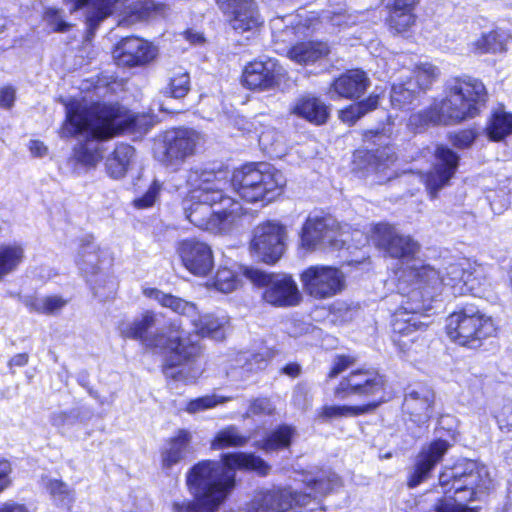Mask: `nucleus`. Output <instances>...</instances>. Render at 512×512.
<instances>
[{
  "label": "nucleus",
  "mask_w": 512,
  "mask_h": 512,
  "mask_svg": "<svg viewBox=\"0 0 512 512\" xmlns=\"http://www.w3.org/2000/svg\"><path fill=\"white\" fill-rule=\"evenodd\" d=\"M192 191L183 202L186 218L196 227L211 233L230 230L242 215V205L225 190L230 185L247 202H271L282 191L286 179L267 163L247 164L233 172L208 170L197 166L187 171Z\"/></svg>",
  "instance_id": "f257e3e1"
},
{
  "label": "nucleus",
  "mask_w": 512,
  "mask_h": 512,
  "mask_svg": "<svg viewBox=\"0 0 512 512\" xmlns=\"http://www.w3.org/2000/svg\"><path fill=\"white\" fill-rule=\"evenodd\" d=\"M236 469L265 475L269 467L260 457L241 452L223 454L220 461H201L189 470L186 477L195 501H175L173 512H214L234 488Z\"/></svg>",
  "instance_id": "f03ea898"
},
{
  "label": "nucleus",
  "mask_w": 512,
  "mask_h": 512,
  "mask_svg": "<svg viewBox=\"0 0 512 512\" xmlns=\"http://www.w3.org/2000/svg\"><path fill=\"white\" fill-rule=\"evenodd\" d=\"M133 117L116 104H92L73 100L66 104V120L59 134L61 138L84 135L88 141L75 149L79 161L94 164L101 157L96 140L112 138L133 124Z\"/></svg>",
  "instance_id": "7ed1b4c3"
},
{
  "label": "nucleus",
  "mask_w": 512,
  "mask_h": 512,
  "mask_svg": "<svg viewBox=\"0 0 512 512\" xmlns=\"http://www.w3.org/2000/svg\"><path fill=\"white\" fill-rule=\"evenodd\" d=\"M415 285L413 297L418 296L433 300L444 289L450 290L454 296L467 294L476 295L483 282V268L467 258L448 263L443 270L429 264L407 268L400 278V289L405 291V284Z\"/></svg>",
  "instance_id": "20e7f679"
},
{
  "label": "nucleus",
  "mask_w": 512,
  "mask_h": 512,
  "mask_svg": "<svg viewBox=\"0 0 512 512\" xmlns=\"http://www.w3.org/2000/svg\"><path fill=\"white\" fill-rule=\"evenodd\" d=\"M444 93L443 99L435 100L429 108L411 115L409 126L419 129L430 124H458L476 117L486 101L484 84L469 76L449 79Z\"/></svg>",
  "instance_id": "39448f33"
},
{
  "label": "nucleus",
  "mask_w": 512,
  "mask_h": 512,
  "mask_svg": "<svg viewBox=\"0 0 512 512\" xmlns=\"http://www.w3.org/2000/svg\"><path fill=\"white\" fill-rule=\"evenodd\" d=\"M155 323V315L150 311H146L141 318L120 322L118 329L124 338L140 340L148 348L169 351L170 356L163 367L166 377L182 380L187 383L193 382L200 374V369L193 368V374L187 376L185 366L192 362L199 354V346L178 330H175L176 335H173V332H171L169 336H166L164 333L148 334V330Z\"/></svg>",
  "instance_id": "423d86ee"
},
{
  "label": "nucleus",
  "mask_w": 512,
  "mask_h": 512,
  "mask_svg": "<svg viewBox=\"0 0 512 512\" xmlns=\"http://www.w3.org/2000/svg\"><path fill=\"white\" fill-rule=\"evenodd\" d=\"M439 485L444 495L436 500L434 512H479L469 503L479 500L492 487V479L484 464L466 459L445 468Z\"/></svg>",
  "instance_id": "0eeeda50"
},
{
  "label": "nucleus",
  "mask_w": 512,
  "mask_h": 512,
  "mask_svg": "<svg viewBox=\"0 0 512 512\" xmlns=\"http://www.w3.org/2000/svg\"><path fill=\"white\" fill-rule=\"evenodd\" d=\"M386 381L374 369H357L343 377L334 389V396L339 400L352 397L371 399L362 406L325 405L318 410L317 418L323 422L332 419L351 417L374 410L387 399Z\"/></svg>",
  "instance_id": "6e6552de"
},
{
  "label": "nucleus",
  "mask_w": 512,
  "mask_h": 512,
  "mask_svg": "<svg viewBox=\"0 0 512 512\" xmlns=\"http://www.w3.org/2000/svg\"><path fill=\"white\" fill-rule=\"evenodd\" d=\"M70 12L77 11L88 6L86 13L87 35L90 40L99 24L116 11L124 13L119 24H131L150 17L164 16L167 6L152 0L135 1L126 5V0H64Z\"/></svg>",
  "instance_id": "1a4fd4ad"
},
{
  "label": "nucleus",
  "mask_w": 512,
  "mask_h": 512,
  "mask_svg": "<svg viewBox=\"0 0 512 512\" xmlns=\"http://www.w3.org/2000/svg\"><path fill=\"white\" fill-rule=\"evenodd\" d=\"M405 291L400 289V278L398 279V290L406 294L408 300L395 311L392 317L393 342L402 350L409 351L412 344L420 339V334L424 331L428 323L425 321L428 316L422 312L427 309V298L418 296L413 297L415 285L408 283L404 285Z\"/></svg>",
  "instance_id": "9d476101"
},
{
  "label": "nucleus",
  "mask_w": 512,
  "mask_h": 512,
  "mask_svg": "<svg viewBox=\"0 0 512 512\" xmlns=\"http://www.w3.org/2000/svg\"><path fill=\"white\" fill-rule=\"evenodd\" d=\"M446 331L455 343L468 348H478L482 342L496 335L494 320L473 308H464L447 318Z\"/></svg>",
  "instance_id": "9b49d317"
},
{
  "label": "nucleus",
  "mask_w": 512,
  "mask_h": 512,
  "mask_svg": "<svg viewBox=\"0 0 512 512\" xmlns=\"http://www.w3.org/2000/svg\"><path fill=\"white\" fill-rule=\"evenodd\" d=\"M348 243L343 227L331 217H308L300 233V248L312 252L318 249H340Z\"/></svg>",
  "instance_id": "f8f14e48"
},
{
  "label": "nucleus",
  "mask_w": 512,
  "mask_h": 512,
  "mask_svg": "<svg viewBox=\"0 0 512 512\" xmlns=\"http://www.w3.org/2000/svg\"><path fill=\"white\" fill-rule=\"evenodd\" d=\"M203 142L202 135L193 129L180 128L168 131L155 149V157L168 169L177 171L184 162L195 154Z\"/></svg>",
  "instance_id": "ddd939ff"
},
{
  "label": "nucleus",
  "mask_w": 512,
  "mask_h": 512,
  "mask_svg": "<svg viewBox=\"0 0 512 512\" xmlns=\"http://www.w3.org/2000/svg\"><path fill=\"white\" fill-rule=\"evenodd\" d=\"M245 275L253 284L264 289V301L273 306H295L301 300L297 284L289 275L266 273L253 268L247 269Z\"/></svg>",
  "instance_id": "4468645a"
},
{
  "label": "nucleus",
  "mask_w": 512,
  "mask_h": 512,
  "mask_svg": "<svg viewBox=\"0 0 512 512\" xmlns=\"http://www.w3.org/2000/svg\"><path fill=\"white\" fill-rule=\"evenodd\" d=\"M303 291L314 299L322 300L341 293L346 284L344 273L337 267L312 265L300 275Z\"/></svg>",
  "instance_id": "2eb2a0df"
},
{
  "label": "nucleus",
  "mask_w": 512,
  "mask_h": 512,
  "mask_svg": "<svg viewBox=\"0 0 512 512\" xmlns=\"http://www.w3.org/2000/svg\"><path fill=\"white\" fill-rule=\"evenodd\" d=\"M371 240L379 248L385 250L391 257L399 258L407 261L406 267L401 271L403 272L413 266L422 265L420 261L414 260V256L419 252L420 245L408 235H401L388 224H377L371 230Z\"/></svg>",
  "instance_id": "dca6fc26"
},
{
  "label": "nucleus",
  "mask_w": 512,
  "mask_h": 512,
  "mask_svg": "<svg viewBox=\"0 0 512 512\" xmlns=\"http://www.w3.org/2000/svg\"><path fill=\"white\" fill-rule=\"evenodd\" d=\"M286 227L278 221H266L254 228L251 249L267 264L277 262L285 251Z\"/></svg>",
  "instance_id": "f3484780"
},
{
  "label": "nucleus",
  "mask_w": 512,
  "mask_h": 512,
  "mask_svg": "<svg viewBox=\"0 0 512 512\" xmlns=\"http://www.w3.org/2000/svg\"><path fill=\"white\" fill-rule=\"evenodd\" d=\"M103 252L90 241L82 243L76 257V264L92 286L95 295L106 296L100 291L101 287L107 288L108 293L115 289L114 279L103 272L101 265Z\"/></svg>",
  "instance_id": "a211bd4d"
},
{
  "label": "nucleus",
  "mask_w": 512,
  "mask_h": 512,
  "mask_svg": "<svg viewBox=\"0 0 512 512\" xmlns=\"http://www.w3.org/2000/svg\"><path fill=\"white\" fill-rule=\"evenodd\" d=\"M176 253L185 269L197 277L207 276L214 267V254L204 241L188 238L178 242Z\"/></svg>",
  "instance_id": "6ab92c4d"
},
{
  "label": "nucleus",
  "mask_w": 512,
  "mask_h": 512,
  "mask_svg": "<svg viewBox=\"0 0 512 512\" xmlns=\"http://www.w3.org/2000/svg\"><path fill=\"white\" fill-rule=\"evenodd\" d=\"M229 25L238 33L256 30L263 20L255 0H216Z\"/></svg>",
  "instance_id": "aec40b11"
},
{
  "label": "nucleus",
  "mask_w": 512,
  "mask_h": 512,
  "mask_svg": "<svg viewBox=\"0 0 512 512\" xmlns=\"http://www.w3.org/2000/svg\"><path fill=\"white\" fill-rule=\"evenodd\" d=\"M436 164L425 175H420L431 199H435L438 192L444 188L453 177L458 166V155L451 149L440 146L437 148Z\"/></svg>",
  "instance_id": "412c9836"
},
{
  "label": "nucleus",
  "mask_w": 512,
  "mask_h": 512,
  "mask_svg": "<svg viewBox=\"0 0 512 512\" xmlns=\"http://www.w3.org/2000/svg\"><path fill=\"white\" fill-rule=\"evenodd\" d=\"M284 70L271 58L265 61H253L243 71V84L251 90H270L280 85Z\"/></svg>",
  "instance_id": "4be33fe9"
},
{
  "label": "nucleus",
  "mask_w": 512,
  "mask_h": 512,
  "mask_svg": "<svg viewBox=\"0 0 512 512\" xmlns=\"http://www.w3.org/2000/svg\"><path fill=\"white\" fill-rule=\"evenodd\" d=\"M157 49L151 43L138 38L126 37L113 50V58L119 66L134 67L152 61Z\"/></svg>",
  "instance_id": "5701e85b"
},
{
  "label": "nucleus",
  "mask_w": 512,
  "mask_h": 512,
  "mask_svg": "<svg viewBox=\"0 0 512 512\" xmlns=\"http://www.w3.org/2000/svg\"><path fill=\"white\" fill-rule=\"evenodd\" d=\"M293 503H299L294 489L274 488L257 496L247 512H291Z\"/></svg>",
  "instance_id": "b1692460"
},
{
  "label": "nucleus",
  "mask_w": 512,
  "mask_h": 512,
  "mask_svg": "<svg viewBox=\"0 0 512 512\" xmlns=\"http://www.w3.org/2000/svg\"><path fill=\"white\" fill-rule=\"evenodd\" d=\"M449 447L450 444L446 440L438 439L423 448L408 479V486L414 488L426 480L430 471L442 459Z\"/></svg>",
  "instance_id": "393cba45"
},
{
  "label": "nucleus",
  "mask_w": 512,
  "mask_h": 512,
  "mask_svg": "<svg viewBox=\"0 0 512 512\" xmlns=\"http://www.w3.org/2000/svg\"><path fill=\"white\" fill-rule=\"evenodd\" d=\"M368 84L369 80L365 72L358 69L349 70L331 83L329 88L330 98L351 99L359 97L365 92Z\"/></svg>",
  "instance_id": "a878e982"
},
{
  "label": "nucleus",
  "mask_w": 512,
  "mask_h": 512,
  "mask_svg": "<svg viewBox=\"0 0 512 512\" xmlns=\"http://www.w3.org/2000/svg\"><path fill=\"white\" fill-rule=\"evenodd\" d=\"M418 0H389V16L387 24L395 34H404L415 25L416 14L414 12Z\"/></svg>",
  "instance_id": "bb28decb"
},
{
  "label": "nucleus",
  "mask_w": 512,
  "mask_h": 512,
  "mask_svg": "<svg viewBox=\"0 0 512 512\" xmlns=\"http://www.w3.org/2000/svg\"><path fill=\"white\" fill-rule=\"evenodd\" d=\"M290 113L314 125L325 124L329 118V107L318 97L305 94L290 106Z\"/></svg>",
  "instance_id": "cd10ccee"
},
{
  "label": "nucleus",
  "mask_w": 512,
  "mask_h": 512,
  "mask_svg": "<svg viewBox=\"0 0 512 512\" xmlns=\"http://www.w3.org/2000/svg\"><path fill=\"white\" fill-rule=\"evenodd\" d=\"M270 27L275 42L289 43L296 37L305 35L309 29L300 14H288L271 19Z\"/></svg>",
  "instance_id": "c85d7f7f"
},
{
  "label": "nucleus",
  "mask_w": 512,
  "mask_h": 512,
  "mask_svg": "<svg viewBox=\"0 0 512 512\" xmlns=\"http://www.w3.org/2000/svg\"><path fill=\"white\" fill-rule=\"evenodd\" d=\"M433 393L426 389L412 390L404 399L403 409L410 415L411 420L417 424L426 423L432 416Z\"/></svg>",
  "instance_id": "c756f323"
},
{
  "label": "nucleus",
  "mask_w": 512,
  "mask_h": 512,
  "mask_svg": "<svg viewBox=\"0 0 512 512\" xmlns=\"http://www.w3.org/2000/svg\"><path fill=\"white\" fill-rule=\"evenodd\" d=\"M192 435L188 430L180 429L161 451V466L165 471L171 470L184 460L191 452Z\"/></svg>",
  "instance_id": "7c9ffc66"
},
{
  "label": "nucleus",
  "mask_w": 512,
  "mask_h": 512,
  "mask_svg": "<svg viewBox=\"0 0 512 512\" xmlns=\"http://www.w3.org/2000/svg\"><path fill=\"white\" fill-rule=\"evenodd\" d=\"M191 322L197 334L209 337L216 341H222L226 335V327L229 323L227 316L215 314L198 315L191 318Z\"/></svg>",
  "instance_id": "2f4dec72"
},
{
  "label": "nucleus",
  "mask_w": 512,
  "mask_h": 512,
  "mask_svg": "<svg viewBox=\"0 0 512 512\" xmlns=\"http://www.w3.org/2000/svg\"><path fill=\"white\" fill-rule=\"evenodd\" d=\"M143 294L150 299L157 301L161 306L169 308L171 311L193 318L197 316L198 309L192 302H188L182 298L166 294L156 288H145Z\"/></svg>",
  "instance_id": "473e14b6"
},
{
  "label": "nucleus",
  "mask_w": 512,
  "mask_h": 512,
  "mask_svg": "<svg viewBox=\"0 0 512 512\" xmlns=\"http://www.w3.org/2000/svg\"><path fill=\"white\" fill-rule=\"evenodd\" d=\"M135 159V150L128 144H119L107 158L105 166L108 175L114 179L123 178Z\"/></svg>",
  "instance_id": "72a5a7b5"
},
{
  "label": "nucleus",
  "mask_w": 512,
  "mask_h": 512,
  "mask_svg": "<svg viewBox=\"0 0 512 512\" xmlns=\"http://www.w3.org/2000/svg\"><path fill=\"white\" fill-rule=\"evenodd\" d=\"M257 356L248 352L234 354L226 362V376L234 382L246 381L256 370Z\"/></svg>",
  "instance_id": "f704fd0d"
},
{
  "label": "nucleus",
  "mask_w": 512,
  "mask_h": 512,
  "mask_svg": "<svg viewBox=\"0 0 512 512\" xmlns=\"http://www.w3.org/2000/svg\"><path fill=\"white\" fill-rule=\"evenodd\" d=\"M302 481L315 495H325L341 486L340 477L331 470L307 472L303 475Z\"/></svg>",
  "instance_id": "c9c22d12"
},
{
  "label": "nucleus",
  "mask_w": 512,
  "mask_h": 512,
  "mask_svg": "<svg viewBox=\"0 0 512 512\" xmlns=\"http://www.w3.org/2000/svg\"><path fill=\"white\" fill-rule=\"evenodd\" d=\"M329 52L328 46L322 42H301L294 45L289 51L288 56L298 64L313 63Z\"/></svg>",
  "instance_id": "e433bc0d"
},
{
  "label": "nucleus",
  "mask_w": 512,
  "mask_h": 512,
  "mask_svg": "<svg viewBox=\"0 0 512 512\" xmlns=\"http://www.w3.org/2000/svg\"><path fill=\"white\" fill-rule=\"evenodd\" d=\"M488 137L493 141H501L512 134V113L503 107L495 109L486 126Z\"/></svg>",
  "instance_id": "4c0bfd02"
},
{
  "label": "nucleus",
  "mask_w": 512,
  "mask_h": 512,
  "mask_svg": "<svg viewBox=\"0 0 512 512\" xmlns=\"http://www.w3.org/2000/svg\"><path fill=\"white\" fill-rule=\"evenodd\" d=\"M24 304L31 312L53 315L66 306L67 300L58 295L27 296L24 298Z\"/></svg>",
  "instance_id": "58836bf2"
},
{
  "label": "nucleus",
  "mask_w": 512,
  "mask_h": 512,
  "mask_svg": "<svg viewBox=\"0 0 512 512\" xmlns=\"http://www.w3.org/2000/svg\"><path fill=\"white\" fill-rule=\"evenodd\" d=\"M24 248L20 244L0 246V280L10 274L23 262Z\"/></svg>",
  "instance_id": "ea45409f"
},
{
  "label": "nucleus",
  "mask_w": 512,
  "mask_h": 512,
  "mask_svg": "<svg viewBox=\"0 0 512 512\" xmlns=\"http://www.w3.org/2000/svg\"><path fill=\"white\" fill-rule=\"evenodd\" d=\"M295 433L294 427L281 425L262 441L260 447L267 452L288 448Z\"/></svg>",
  "instance_id": "a19ab883"
},
{
  "label": "nucleus",
  "mask_w": 512,
  "mask_h": 512,
  "mask_svg": "<svg viewBox=\"0 0 512 512\" xmlns=\"http://www.w3.org/2000/svg\"><path fill=\"white\" fill-rule=\"evenodd\" d=\"M239 285V275L228 267H219L215 276L207 282L208 288H214L224 294L233 292Z\"/></svg>",
  "instance_id": "79ce46f5"
},
{
  "label": "nucleus",
  "mask_w": 512,
  "mask_h": 512,
  "mask_svg": "<svg viewBox=\"0 0 512 512\" xmlns=\"http://www.w3.org/2000/svg\"><path fill=\"white\" fill-rule=\"evenodd\" d=\"M379 103L378 95H370L367 99L350 105L348 108L339 112V118L349 125L354 124L366 113L376 109Z\"/></svg>",
  "instance_id": "37998d69"
},
{
  "label": "nucleus",
  "mask_w": 512,
  "mask_h": 512,
  "mask_svg": "<svg viewBox=\"0 0 512 512\" xmlns=\"http://www.w3.org/2000/svg\"><path fill=\"white\" fill-rule=\"evenodd\" d=\"M190 86V76L188 72L184 71L182 68H178L173 71L167 86L163 88L162 92L166 96L180 99L187 95L190 91Z\"/></svg>",
  "instance_id": "c03bdc74"
},
{
  "label": "nucleus",
  "mask_w": 512,
  "mask_h": 512,
  "mask_svg": "<svg viewBox=\"0 0 512 512\" xmlns=\"http://www.w3.org/2000/svg\"><path fill=\"white\" fill-rule=\"evenodd\" d=\"M249 440L248 436L242 435L235 426H228L220 430L211 443V448L220 450L227 447L243 446Z\"/></svg>",
  "instance_id": "a18cd8bd"
},
{
  "label": "nucleus",
  "mask_w": 512,
  "mask_h": 512,
  "mask_svg": "<svg viewBox=\"0 0 512 512\" xmlns=\"http://www.w3.org/2000/svg\"><path fill=\"white\" fill-rule=\"evenodd\" d=\"M418 91L413 79H408L406 82L394 83L391 88V104L395 108H404L406 105L411 104L415 99Z\"/></svg>",
  "instance_id": "49530a36"
},
{
  "label": "nucleus",
  "mask_w": 512,
  "mask_h": 512,
  "mask_svg": "<svg viewBox=\"0 0 512 512\" xmlns=\"http://www.w3.org/2000/svg\"><path fill=\"white\" fill-rule=\"evenodd\" d=\"M47 489L58 506L67 510L72 508L75 501V493L67 484L60 480H51Z\"/></svg>",
  "instance_id": "de8ad7c7"
},
{
  "label": "nucleus",
  "mask_w": 512,
  "mask_h": 512,
  "mask_svg": "<svg viewBox=\"0 0 512 512\" xmlns=\"http://www.w3.org/2000/svg\"><path fill=\"white\" fill-rule=\"evenodd\" d=\"M413 73L415 74L416 90H426L435 79L439 76V70L436 66L431 63H421L416 65Z\"/></svg>",
  "instance_id": "09e8293b"
},
{
  "label": "nucleus",
  "mask_w": 512,
  "mask_h": 512,
  "mask_svg": "<svg viewBox=\"0 0 512 512\" xmlns=\"http://www.w3.org/2000/svg\"><path fill=\"white\" fill-rule=\"evenodd\" d=\"M232 400V397H224L216 394L205 395L193 400H190L185 410L190 414L199 413L208 409H212L219 404H223Z\"/></svg>",
  "instance_id": "8fccbe9b"
},
{
  "label": "nucleus",
  "mask_w": 512,
  "mask_h": 512,
  "mask_svg": "<svg viewBox=\"0 0 512 512\" xmlns=\"http://www.w3.org/2000/svg\"><path fill=\"white\" fill-rule=\"evenodd\" d=\"M473 47L476 52L483 53H496L504 50V43L500 35L496 31L483 34L474 43Z\"/></svg>",
  "instance_id": "3c124183"
},
{
  "label": "nucleus",
  "mask_w": 512,
  "mask_h": 512,
  "mask_svg": "<svg viewBox=\"0 0 512 512\" xmlns=\"http://www.w3.org/2000/svg\"><path fill=\"white\" fill-rule=\"evenodd\" d=\"M275 405L269 398L260 397L250 402L246 417L271 416L275 413Z\"/></svg>",
  "instance_id": "603ef678"
},
{
  "label": "nucleus",
  "mask_w": 512,
  "mask_h": 512,
  "mask_svg": "<svg viewBox=\"0 0 512 512\" xmlns=\"http://www.w3.org/2000/svg\"><path fill=\"white\" fill-rule=\"evenodd\" d=\"M162 189V184L158 180H154L148 190L141 197L133 200V205L137 209H146L152 207Z\"/></svg>",
  "instance_id": "864d4df0"
},
{
  "label": "nucleus",
  "mask_w": 512,
  "mask_h": 512,
  "mask_svg": "<svg viewBox=\"0 0 512 512\" xmlns=\"http://www.w3.org/2000/svg\"><path fill=\"white\" fill-rule=\"evenodd\" d=\"M281 136L274 130L268 129L259 135V144L269 154H277L281 145Z\"/></svg>",
  "instance_id": "5fc2aeb1"
},
{
  "label": "nucleus",
  "mask_w": 512,
  "mask_h": 512,
  "mask_svg": "<svg viewBox=\"0 0 512 512\" xmlns=\"http://www.w3.org/2000/svg\"><path fill=\"white\" fill-rule=\"evenodd\" d=\"M44 20L56 32H66L70 28V24L63 20L61 10L56 8H48Z\"/></svg>",
  "instance_id": "6e6d98bb"
},
{
  "label": "nucleus",
  "mask_w": 512,
  "mask_h": 512,
  "mask_svg": "<svg viewBox=\"0 0 512 512\" xmlns=\"http://www.w3.org/2000/svg\"><path fill=\"white\" fill-rule=\"evenodd\" d=\"M77 417L72 412H55L51 415V423L61 433H66L76 423Z\"/></svg>",
  "instance_id": "4d7b16f0"
},
{
  "label": "nucleus",
  "mask_w": 512,
  "mask_h": 512,
  "mask_svg": "<svg viewBox=\"0 0 512 512\" xmlns=\"http://www.w3.org/2000/svg\"><path fill=\"white\" fill-rule=\"evenodd\" d=\"M369 160L374 159L375 162L372 164V168L377 172H383L389 167V163H393L395 157L390 154L389 149L378 150L376 154L367 153Z\"/></svg>",
  "instance_id": "13d9d810"
},
{
  "label": "nucleus",
  "mask_w": 512,
  "mask_h": 512,
  "mask_svg": "<svg viewBox=\"0 0 512 512\" xmlns=\"http://www.w3.org/2000/svg\"><path fill=\"white\" fill-rule=\"evenodd\" d=\"M476 138V133L472 129H465L451 134L449 139L453 146L459 149H465L472 145Z\"/></svg>",
  "instance_id": "bf43d9fd"
},
{
  "label": "nucleus",
  "mask_w": 512,
  "mask_h": 512,
  "mask_svg": "<svg viewBox=\"0 0 512 512\" xmlns=\"http://www.w3.org/2000/svg\"><path fill=\"white\" fill-rule=\"evenodd\" d=\"M297 500L299 503H295L299 507V511L291 510V512H324L316 501V496L312 497L311 494H298Z\"/></svg>",
  "instance_id": "052dcab7"
},
{
  "label": "nucleus",
  "mask_w": 512,
  "mask_h": 512,
  "mask_svg": "<svg viewBox=\"0 0 512 512\" xmlns=\"http://www.w3.org/2000/svg\"><path fill=\"white\" fill-rule=\"evenodd\" d=\"M355 362L353 357L340 355L337 356L333 362V366L328 374L329 378H334L343 371H345L347 368H349L351 365H353Z\"/></svg>",
  "instance_id": "680f3d73"
},
{
  "label": "nucleus",
  "mask_w": 512,
  "mask_h": 512,
  "mask_svg": "<svg viewBox=\"0 0 512 512\" xmlns=\"http://www.w3.org/2000/svg\"><path fill=\"white\" fill-rule=\"evenodd\" d=\"M15 101V89L11 86L0 88V107L8 109Z\"/></svg>",
  "instance_id": "e2e57ef3"
},
{
  "label": "nucleus",
  "mask_w": 512,
  "mask_h": 512,
  "mask_svg": "<svg viewBox=\"0 0 512 512\" xmlns=\"http://www.w3.org/2000/svg\"><path fill=\"white\" fill-rule=\"evenodd\" d=\"M10 472V463L8 461H0V493L10 484V480L8 478Z\"/></svg>",
  "instance_id": "0e129e2a"
},
{
  "label": "nucleus",
  "mask_w": 512,
  "mask_h": 512,
  "mask_svg": "<svg viewBox=\"0 0 512 512\" xmlns=\"http://www.w3.org/2000/svg\"><path fill=\"white\" fill-rule=\"evenodd\" d=\"M0 512H30L24 505L14 501H7L0 504Z\"/></svg>",
  "instance_id": "69168bd1"
},
{
  "label": "nucleus",
  "mask_w": 512,
  "mask_h": 512,
  "mask_svg": "<svg viewBox=\"0 0 512 512\" xmlns=\"http://www.w3.org/2000/svg\"><path fill=\"white\" fill-rule=\"evenodd\" d=\"M30 152L37 157H42L47 154V147L39 140H31L29 143Z\"/></svg>",
  "instance_id": "338daca9"
},
{
  "label": "nucleus",
  "mask_w": 512,
  "mask_h": 512,
  "mask_svg": "<svg viewBox=\"0 0 512 512\" xmlns=\"http://www.w3.org/2000/svg\"><path fill=\"white\" fill-rule=\"evenodd\" d=\"M500 427L504 425L512 427V404L511 407H504L499 419Z\"/></svg>",
  "instance_id": "774afa93"
}]
</instances>
